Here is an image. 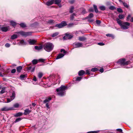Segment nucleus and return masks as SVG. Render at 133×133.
<instances>
[{"instance_id":"6ab92c4d","label":"nucleus","mask_w":133,"mask_h":133,"mask_svg":"<svg viewBox=\"0 0 133 133\" xmlns=\"http://www.w3.org/2000/svg\"><path fill=\"white\" fill-rule=\"evenodd\" d=\"M43 48V46L42 45L38 46H35V49L39 51L42 49Z\"/></svg>"},{"instance_id":"6e6d98bb","label":"nucleus","mask_w":133,"mask_h":133,"mask_svg":"<svg viewBox=\"0 0 133 133\" xmlns=\"http://www.w3.org/2000/svg\"><path fill=\"white\" fill-rule=\"evenodd\" d=\"M75 2V0H71L69 1V2L71 4H73Z\"/></svg>"},{"instance_id":"f704fd0d","label":"nucleus","mask_w":133,"mask_h":133,"mask_svg":"<svg viewBox=\"0 0 133 133\" xmlns=\"http://www.w3.org/2000/svg\"><path fill=\"white\" fill-rule=\"evenodd\" d=\"M61 2L60 0H55V4L57 5L60 3Z\"/></svg>"},{"instance_id":"2eb2a0df","label":"nucleus","mask_w":133,"mask_h":133,"mask_svg":"<svg viewBox=\"0 0 133 133\" xmlns=\"http://www.w3.org/2000/svg\"><path fill=\"white\" fill-rule=\"evenodd\" d=\"M27 44V43L23 40H20L18 43V44L21 45H26Z\"/></svg>"},{"instance_id":"0e129e2a","label":"nucleus","mask_w":133,"mask_h":133,"mask_svg":"<svg viewBox=\"0 0 133 133\" xmlns=\"http://www.w3.org/2000/svg\"><path fill=\"white\" fill-rule=\"evenodd\" d=\"M33 80L36 82L37 81V79L36 77L35 76H34L33 78Z\"/></svg>"},{"instance_id":"0eeeda50","label":"nucleus","mask_w":133,"mask_h":133,"mask_svg":"<svg viewBox=\"0 0 133 133\" xmlns=\"http://www.w3.org/2000/svg\"><path fill=\"white\" fill-rule=\"evenodd\" d=\"M31 32H24L23 31H20L17 32V36L18 35L20 34L22 36H24L26 37L28 36L31 35Z\"/></svg>"},{"instance_id":"8fccbe9b","label":"nucleus","mask_w":133,"mask_h":133,"mask_svg":"<svg viewBox=\"0 0 133 133\" xmlns=\"http://www.w3.org/2000/svg\"><path fill=\"white\" fill-rule=\"evenodd\" d=\"M90 71L89 70H86V74H88V75H90Z\"/></svg>"},{"instance_id":"ea45409f","label":"nucleus","mask_w":133,"mask_h":133,"mask_svg":"<svg viewBox=\"0 0 133 133\" xmlns=\"http://www.w3.org/2000/svg\"><path fill=\"white\" fill-rule=\"evenodd\" d=\"M16 38L17 35L16 34H14L11 37V38L12 39H14Z\"/></svg>"},{"instance_id":"a19ab883","label":"nucleus","mask_w":133,"mask_h":133,"mask_svg":"<svg viewBox=\"0 0 133 133\" xmlns=\"http://www.w3.org/2000/svg\"><path fill=\"white\" fill-rule=\"evenodd\" d=\"M82 79V77H77L76 79V81H81Z\"/></svg>"},{"instance_id":"aec40b11","label":"nucleus","mask_w":133,"mask_h":133,"mask_svg":"<svg viewBox=\"0 0 133 133\" xmlns=\"http://www.w3.org/2000/svg\"><path fill=\"white\" fill-rule=\"evenodd\" d=\"M23 69V67L21 66H19L17 67V72L19 73L21 72Z\"/></svg>"},{"instance_id":"79ce46f5","label":"nucleus","mask_w":133,"mask_h":133,"mask_svg":"<svg viewBox=\"0 0 133 133\" xmlns=\"http://www.w3.org/2000/svg\"><path fill=\"white\" fill-rule=\"evenodd\" d=\"M123 4L124 6L127 8H128L129 6L127 3H125V2H123Z\"/></svg>"},{"instance_id":"1a4fd4ad","label":"nucleus","mask_w":133,"mask_h":133,"mask_svg":"<svg viewBox=\"0 0 133 133\" xmlns=\"http://www.w3.org/2000/svg\"><path fill=\"white\" fill-rule=\"evenodd\" d=\"M73 46L75 48L83 47L82 43L79 42H75L73 44Z\"/></svg>"},{"instance_id":"7c9ffc66","label":"nucleus","mask_w":133,"mask_h":133,"mask_svg":"<svg viewBox=\"0 0 133 133\" xmlns=\"http://www.w3.org/2000/svg\"><path fill=\"white\" fill-rule=\"evenodd\" d=\"M51 99V98L50 97H49L48 99H45L44 101V103H46V102H49L50 100Z\"/></svg>"},{"instance_id":"052dcab7","label":"nucleus","mask_w":133,"mask_h":133,"mask_svg":"<svg viewBox=\"0 0 133 133\" xmlns=\"http://www.w3.org/2000/svg\"><path fill=\"white\" fill-rule=\"evenodd\" d=\"M5 45L6 47H8L10 46V44L8 43H7L5 44Z\"/></svg>"},{"instance_id":"f3484780","label":"nucleus","mask_w":133,"mask_h":133,"mask_svg":"<svg viewBox=\"0 0 133 133\" xmlns=\"http://www.w3.org/2000/svg\"><path fill=\"white\" fill-rule=\"evenodd\" d=\"M64 55V54L60 53L57 56L56 59H58L63 57Z\"/></svg>"},{"instance_id":"dca6fc26","label":"nucleus","mask_w":133,"mask_h":133,"mask_svg":"<svg viewBox=\"0 0 133 133\" xmlns=\"http://www.w3.org/2000/svg\"><path fill=\"white\" fill-rule=\"evenodd\" d=\"M35 69V67H32L31 66H30L28 68L27 70H30L31 72H33Z\"/></svg>"},{"instance_id":"4d7b16f0","label":"nucleus","mask_w":133,"mask_h":133,"mask_svg":"<svg viewBox=\"0 0 133 133\" xmlns=\"http://www.w3.org/2000/svg\"><path fill=\"white\" fill-rule=\"evenodd\" d=\"M16 71V70L15 69H12L11 71V72L12 73H14Z\"/></svg>"},{"instance_id":"a878e982","label":"nucleus","mask_w":133,"mask_h":133,"mask_svg":"<svg viewBox=\"0 0 133 133\" xmlns=\"http://www.w3.org/2000/svg\"><path fill=\"white\" fill-rule=\"evenodd\" d=\"M55 21L52 20H50L48 21V23L50 24H52L54 23Z\"/></svg>"},{"instance_id":"bf43d9fd","label":"nucleus","mask_w":133,"mask_h":133,"mask_svg":"<svg viewBox=\"0 0 133 133\" xmlns=\"http://www.w3.org/2000/svg\"><path fill=\"white\" fill-rule=\"evenodd\" d=\"M117 130L120 132H122V130L121 129H116Z\"/></svg>"},{"instance_id":"423d86ee","label":"nucleus","mask_w":133,"mask_h":133,"mask_svg":"<svg viewBox=\"0 0 133 133\" xmlns=\"http://www.w3.org/2000/svg\"><path fill=\"white\" fill-rule=\"evenodd\" d=\"M15 97V94L14 91L11 92L10 94V97L7 99L6 103H9L13 100Z\"/></svg>"},{"instance_id":"39448f33","label":"nucleus","mask_w":133,"mask_h":133,"mask_svg":"<svg viewBox=\"0 0 133 133\" xmlns=\"http://www.w3.org/2000/svg\"><path fill=\"white\" fill-rule=\"evenodd\" d=\"M125 61V60L124 59H120L116 63L117 65L122 66L127 65L129 64L130 61Z\"/></svg>"},{"instance_id":"6e6552de","label":"nucleus","mask_w":133,"mask_h":133,"mask_svg":"<svg viewBox=\"0 0 133 133\" xmlns=\"http://www.w3.org/2000/svg\"><path fill=\"white\" fill-rule=\"evenodd\" d=\"M67 25V24L66 22L63 21L60 23L56 24L55 26L58 28H60L65 26Z\"/></svg>"},{"instance_id":"b1692460","label":"nucleus","mask_w":133,"mask_h":133,"mask_svg":"<svg viewBox=\"0 0 133 133\" xmlns=\"http://www.w3.org/2000/svg\"><path fill=\"white\" fill-rule=\"evenodd\" d=\"M20 26L22 27V28H24L26 27V24L23 23H21L20 24H18Z\"/></svg>"},{"instance_id":"c9c22d12","label":"nucleus","mask_w":133,"mask_h":133,"mask_svg":"<svg viewBox=\"0 0 133 133\" xmlns=\"http://www.w3.org/2000/svg\"><path fill=\"white\" fill-rule=\"evenodd\" d=\"M98 70V69L96 68H92L91 70V71H93V72H95V71H97Z\"/></svg>"},{"instance_id":"f257e3e1","label":"nucleus","mask_w":133,"mask_h":133,"mask_svg":"<svg viewBox=\"0 0 133 133\" xmlns=\"http://www.w3.org/2000/svg\"><path fill=\"white\" fill-rule=\"evenodd\" d=\"M116 21L117 23L120 26L121 28L123 29H128L130 25V23L128 22H123L119 18H116Z\"/></svg>"},{"instance_id":"774afa93","label":"nucleus","mask_w":133,"mask_h":133,"mask_svg":"<svg viewBox=\"0 0 133 133\" xmlns=\"http://www.w3.org/2000/svg\"><path fill=\"white\" fill-rule=\"evenodd\" d=\"M57 5L59 6V7H61L62 6L61 4H60V3H59L58 4H57Z\"/></svg>"},{"instance_id":"e2e57ef3","label":"nucleus","mask_w":133,"mask_h":133,"mask_svg":"<svg viewBox=\"0 0 133 133\" xmlns=\"http://www.w3.org/2000/svg\"><path fill=\"white\" fill-rule=\"evenodd\" d=\"M22 108L21 105H19V104L17 103V108Z\"/></svg>"},{"instance_id":"393cba45","label":"nucleus","mask_w":133,"mask_h":133,"mask_svg":"<svg viewBox=\"0 0 133 133\" xmlns=\"http://www.w3.org/2000/svg\"><path fill=\"white\" fill-rule=\"evenodd\" d=\"M74 7L73 6H71L69 8V12L70 13H72L73 12V10L74 9Z\"/></svg>"},{"instance_id":"473e14b6","label":"nucleus","mask_w":133,"mask_h":133,"mask_svg":"<svg viewBox=\"0 0 133 133\" xmlns=\"http://www.w3.org/2000/svg\"><path fill=\"white\" fill-rule=\"evenodd\" d=\"M5 92V88L3 87L2 89L0 91V93L1 94H3Z\"/></svg>"},{"instance_id":"c03bdc74","label":"nucleus","mask_w":133,"mask_h":133,"mask_svg":"<svg viewBox=\"0 0 133 133\" xmlns=\"http://www.w3.org/2000/svg\"><path fill=\"white\" fill-rule=\"evenodd\" d=\"M74 24L73 23H70L68 24L67 26L68 27H71L73 26Z\"/></svg>"},{"instance_id":"7ed1b4c3","label":"nucleus","mask_w":133,"mask_h":133,"mask_svg":"<svg viewBox=\"0 0 133 133\" xmlns=\"http://www.w3.org/2000/svg\"><path fill=\"white\" fill-rule=\"evenodd\" d=\"M54 45L51 43L49 42L46 43L44 47V49L46 51L49 52L53 49Z\"/></svg>"},{"instance_id":"c85d7f7f","label":"nucleus","mask_w":133,"mask_h":133,"mask_svg":"<svg viewBox=\"0 0 133 133\" xmlns=\"http://www.w3.org/2000/svg\"><path fill=\"white\" fill-rule=\"evenodd\" d=\"M124 16L123 15H118V17L120 19H123L124 18Z\"/></svg>"},{"instance_id":"09e8293b","label":"nucleus","mask_w":133,"mask_h":133,"mask_svg":"<svg viewBox=\"0 0 133 133\" xmlns=\"http://www.w3.org/2000/svg\"><path fill=\"white\" fill-rule=\"evenodd\" d=\"M106 35L107 36H108L109 37H112L113 36L112 35L110 34H108Z\"/></svg>"},{"instance_id":"e433bc0d","label":"nucleus","mask_w":133,"mask_h":133,"mask_svg":"<svg viewBox=\"0 0 133 133\" xmlns=\"http://www.w3.org/2000/svg\"><path fill=\"white\" fill-rule=\"evenodd\" d=\"M110 10H113L116 9L115 7L113 6H110L109 8Z\"/></svg>"},{"instance_id":"72a5a7b5","label":"nucleus","mask_w":133,"mask_h":133,"mask_svg":"<svg viewBox=\"0 0 133 133\" xmlns=\"http://www.w3.org/2000/svg\"><path fill=\"white\" fill-rule=\"evenodd\" d=\"M76 15L75 14L73 13L71 16L70 17V19L71 20H73L74 18V16H75Z\"/></svg>"},{"instance_id":"9d476101","label":"nucleus","mask_w":133,"mask_h":133,"mask_svg":"<svg viewBox=\"0 0 133 133\" xmlns=\"http://www.w3.org/2000/svg\"><path fill=\"white\" fill-rule=\"evenodd\" d=\"M72 36L69 34H66L63 37V39L64 40H66L68 39L72 38Z\"/></svg>"},{"instance_id":"69168bd1","label":"nucleus","mask_w":133,"mask_h":133,"mask_svg":"<svg viewBox=\"0 0 133 133\" xmlns=\"http://www.w3.org/2000/svg\"><path fill=\"white\" fill-rule=\"evenodd\" d=\"M131 15H128V17L127 18V21H128L129 18L130 17Z\"/></svg>"},{"instance_id":"3c124183","label":"nucleus","mask_w":133,"mask_h":133,"mask_svg":"<svg viewBox=\"0 0 133 133\" xmlns=\"http://www.w3.org/2000/svg\"><path fill=\"white\" fill-rule=\"evenodd\" d=\"M23 118L22 117H17V122H19Z\"/></svg>"},{"instance_id":"9b49d317","label":"nucleus","mask_w":133,"mask_h":133,"mask_svg":"<svg viewBox=\"0 0 133 133\" xmlns=\"http://www.w3.org/2000/svg\"><path fill=\"white\" fill-rule=\"evenodd\" d=\"M9 29V26L3 27H2L1 29L2 31L3 32H6Z\"/></svg>"},{"instance_id":"a211bd4d","label":"nucleus","mask_w":133,"mask_h":133,"mask_svg":"<svg viewBox=\"0 0 133 133\" xmlns=\"http://www.w3.org/2000/svg\"><path fill=\"white\" fill-rule=\"evenodd\" d=\"M85 74V71L82 70H80L78 72V75L79 76H82Z\"/></svg>"},{"instance_id":"338daca9","label":"nucleus","mask_w":133,"mask_h":133,"mask_svg":"<svg viewBox=\"0 0 133 133\" xmlns=\"http://www.w3.org/2000/svg\"><path fill=\"white\" fill-rule=\"evenodd\" d=\"M46 107L47 108H49V105L48 103H46Z\"/></svg>"},{"instance_id":"4468645a","label":"nucleus","mask_w":133,"mask_h":133,"mask_svg":"<svg viewBox=\"0 0 133 133\" xmlns=\"http://www.w3.org/2000/svg\"><path fill=\"white\" fill-rule=\"evenodd\" d=\"M55 2V0H51L47 2L46 5L48 6H50L52 4Z\"/></svg>"},{"instance_id":"20e7f679","label":"nucleus","mask_w":133,"mask_h":133,"mask_svg":"<svg viewBox=\"0 0 133 133\" xmlns=\"http://www.w3.org/2000/svg\"><path fill=\"white\" fill-rule=\"evenodd\" d=\"M16 108H17V103H15L12 107H9L6 106L1 108V110L2 111H8L15 110Z\"/></svg>"},{"instance_id":"13d9d810","label":"nucleus","mask_w":133,"mask_h":133,"mask_svg":"<svg viewBox=\"0 0 133 133\" xmlns=\"http://www.w3.org/2000/svg\"><path fill=\"white\" fill-rule=\"evenodd\" d=\"M45 60L44 59H41L39 60V61L41 62H43L45 61Z\"/></svg>"},{"instance_id":"864d4df0","label":"nucleus","mask_w":133,"mask_h":133,"mask_svg":"<svg viewBox=\"0 0 133 133\" xmlns=\"http://www.w3.org/2000/svg\"><path fill=\"white\" fill-rule=\"evenodd\" d=\"M89 11L90 12H93L94 11V9L93 8H90L89 9Z\"/></svg>"},{"instance_id":"5701e85b","label":"nucleus","mask_w":133,"mask_h":133,"mask_svg":"<svg viewBox=\"0 0 133 133\" xmlns=\"http://www.w3.org/2000/svg\"><path fill=\"white\" fill-rule=\"evenodd\" d=\"M27 77V75H21L20 76V78L21 80H23L24 79Z\"/></svg>"},{"instance_id":"5fc2aeb1","label":"nucleus","mask_w":133,"mask_h":133,"mask_svg":"<svg viewBox=\"0 0 133 133\" xmlns=\"http://www.w3.org/2000/svg\"><path fill=\"white\" fill-rule=\"evenodd\" d=\"M82 14H84L86 13L85 10V9H83L82 12Z\"/></svg>"},{"instance_id":"49530a36","label":"nucleus","mask_w":133,"mask_h":133,"mask_svg":"<svg viewBox=\"0 0 133 133\" xmlns=\"http://www.w3.org/2000/svg\"><path fill=\"white\" fill-rule=\"evenodd\" d=\"M97 44L99 45L100 46H103L105 45V44L104 43H102L100 42V43H98Z\"/></svg>"},{"instance_id":"4be33fe9","label":"nucleus","mask_w":133,"mask_h":133,"mask_svg":"<svg viewBox=\"0 0 133 133\" xmlns=\"http://www.w3.org/2000/svg\"><path fill=\"white\" fill-rule=\"evenodd\" d=\"M78 39L80 41H83L86 40V38L84 37H79Z\"/></svg>"},{"instance_id":"cd10ccee","label":"nucleus","mask_w":133,"mask_h":133,"mask_svg":"<svg viewBox=\"0 0 133 133\" xmlns=\"http://www.w3.org/2000/svg\"><path fill=\"white\" fill-rule=\"evenodd\" d=\"M10 23L13 26H15L16 24V23L13 21H10Z\"/></svg>"},{"instance_id":"4c0bfd02","label":"nucleus","mask_w":133,"mask_h":133,"mask_svg":"<svg viewBox=\"0 0 133 133\" xmlns=\"http://www.w3.org/2000/svg\"><path fill=\"white\" fill-rule=\"evenodd\" d=\"M43 76V74L41 72H39L38 74V77L39 78H41Z\"/></svg>"},{"instance_id":"603ef678","label":"nucleus","mask_w":133,"mask_h":133,"mask_svg":"<svg viewBox=\"0 0 133 133\" xmlns=\"http://www.w3.org/2000/svg\"><path fill=\"white\" fill-rule=\"evenodd\" d=\"M96 23L98 24H99L101 23V21L99 20H96Z\"/></svg>"},{"instance_id":"58836bf2","label":"nucleus","mask_w":133,"mask_h":133,"mask_svg":"<svg viewBox=\"0 0 133 133\" xmlns=\"http://www.w3.org/2000/svg\"><path fill=\"white\" fill-rule=\"evenodd\" d=\"M32 62L33 64H37L38 61L36 59H34L32 61Z\"/></svg>"},{"instance_id":"412c9836","label":"nucleus","mask_w":133,"mask_h":133,"mask_svg":"<svg viewBox=\"0 0 133 133\" xmlns=\"http://www.w3.org/2000/svg\"><path fill=\"white\" fill-rule=\"evenodd\" d=\"M94 16L93 14L92 13H90L89 15L85 18V19L91 18Z\"/></svg>"},{"instance_id":"f03ea898","label":"nucleus","mask_w":133,"mask_h":133,"mask_svg":"<svg viewBox=\"0 0 133 133\" xmlns=\"http://www.w3.org/2000/svg\"><path fill=\"white\" fill-rule=\"evenodd\" d=\"M67 89V87L62 85L61 86L56 89L57 94L61 96H63L65 94V90Z\"/></svg>"},{"instance_id":"680f3d73","label":"nucleus","mask_w":133,"mask_h":133,"mask_svg":"<svg viewBox=\"0 0 133 133\" xmlns=\"http://www.w3.org/2000/svg\"><path fill=\"white\" fill-rule=\"evenodd\" d=\"M99 71L101 72L102 73L104 71V70L103 68H101L100 69Z\"/></svg>"},{"instance_id":"de8ad7c7","label":"nucleus","mask_w":133,"mask_h":133,"mask_svg":"<svg viewBox=\"0 0 133 133\" xmlns=\"http://www.w3.org/2000/svg\"><path fill=\"white\" fill-rule=\"evenodd\" d=\"M61 52H63L64 54H65L66 53V51L64 49H61Z\"/></svg>"},{"instance_id":"c756f323","label":"nucleus","mask_w":133,"mask_h":133,"mask_svg":"<svg viewBox=\"0 0 133 133\" xmlns=\"http://www.w3.org/2000/svg\"><path fill=\"white\" fill-rule=\"evenodd\" d=\"M93 6L95 12L97 13H98V11L97 9V6L95 5H94Z\"/></svg>"},{"instance_id":"2f4dec72","label":"nucleus","mask_w":133,"mask_h":133,"mask_svg":"<svg viewBox=\"0 0 133 133\" xmlns=\"http://www.w3.org/2000/svg\"><path fill=\"white\" fill-rule=\"evenodd\" d=\"M58 34L59 33L58 32H56L52 34L51 35V36L52 37H54L57 36Z\"/></svg>"},{"instance_id":"37998d69","label":"nucleus","mask_w":133,"mask_h":133,"mask_svg":"<svg viewBox=\"0 0 133 133\" xmlns=\"http://www.w3.org/2000/svg\"><path fill=\"white\" fill-rule=\"evenodd\" d=\"M117 11L120 13H122L123 12V10L122 9L120 8H118L117 9Z\"/></svg>"},{"instance_id":"a18cd8bd","label":"nucleus","mask_w":133,"mask_h":133,"mask_svg":"<svg viewBox=\"0 0 133 133\" xmlns=\"http://www.w3.org/2000/svg\"><path fill=\"white\" fill-rule=\"evenodd\" d=\"M23 113L22 112H19L17 113V117L20 116H22L23 114Z\"/></svg>"},{"instance_id":"f8f14e48","label":"nucleus","mask_w":133,"mask_h":133,"mask_svg":"<svg viewBox=\"0 0 133 133\" xmlns=\"http://www.w3.org/2000/svg\"><path fill=\"white\" fill-rule=\"evenodd\" d=\"M28 42L30 45L34 44L36 42V41L35 39H29L28 41Z\"/></svg>"},{"instance_id":"ddd939ff","label":"nucleus","mask_w":133,"mask_h":133,"mask_svg":"<svg viewBox=\"0 0 133 133\" xmlns=\"http://www.w3.org/2000/svg\"><path fill=\"white\" fill-rule=\"evenodd\" d=\"M31 111V110H30L29 109H27L24 110L23 114L25 115H27L29 114Z\"/></svg>"},{"instance_id":"bb28decb","label":"nucleus","mask_w":133,"mask_h":133,"mask_svg":"<svg viewBox=\"0 0 133 133\" xmlns=\"http://www.w3.org/2000/svg\"><path fill=\"white\" fill-rule=\"evenodd\" d=\"M99 8L101 10L104 11L105 10V7L103 5L101 6H99Z\"/></svg>"}]
</instances>
